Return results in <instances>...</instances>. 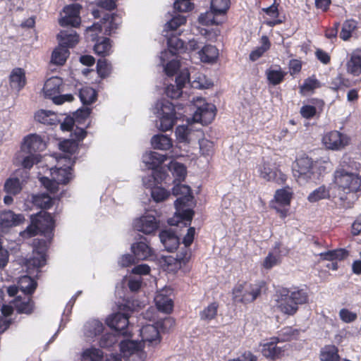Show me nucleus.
<instances>
[{
  "label": "nucleus",
  "instance_id": "1",
  "mask_svg": "<svg viewBox=\"0 0 361 361\" xmlns=\"http://www.w3.org/2000/svg\"><path fill=\"white\" fill-rule=\"evenodd\" d=\"M173 194L175 196L180 195L174 202L176 207L175 216L168 220V223L171 226H177L183 224L186 227L190 224L192 219L194 212L192 209L187 208L190 206L193 196L191 193V189L186 185H176L173 188Z\"/></svg>",
  "mask_w": 361,
  "mask_h": 361
},
{
  "label": "nucleus",
  "instance_id": "2",
  "mask_svg": "<svg viewBox=\"0 0 361 361\" xmlns=\"http://www.w3.org/2000/svg\"><path fill=\"white\" fill-rule=\"evenodd\" d=\"M357 165L350 159H343L335 171V183L346 194L361 190V176L353 171Z\"/></svg>",
  "mask_w": 361,
  "mask_h": 361
},
{
  "label": "nucleus",
  "instance_id": "3",
  "mask_svg": "<svg viewBox=\"0 0 361 361\" xmlns=\"http://www.w3.org/2000/svg\"><path fill=\"white\" fill-rule=\"evenodd\" d=\"M92 14L94 18H102L99 23H94L86 29L87 39L93 42L97 39V33H93L94 31L101 32L104 29V34L110 35L115 32L121 23L118 16L116 14H109L99 9L92 10Z\"/></svg>",
  "mask_w": 361,
  "mask_h": 361
},
{
  "label": "nucleus",
  "instance_id": "4",
  "mask_svg": "<svg viewBox=\"0 0 361 361\" xmlns=\"http://www.w3.org/2000/svg\"><path fill=\"white\" fill-rule=\"evenodd\" d=\"M54 222L50 214L40 212L35 216H31V224L27 228L20 232L23 237H32L38 232L44 233L46 237L51 238L53 235Z\"/></svg>",
  "mask_w": 361,
  "mask_h": 361
},
{
  "label": "nucleus",
  "instance_id": "5",
  "mask_svg": "<svg viewBox=\"0 0 361 361\" xmlns=\"http://www.w3.org/2000/svg\"><path fill=\"white\" fill-rule=\"evenodd\" d=\"M154 113L159 118L157 126L163 132L171 130L178 118L174 104L166 99L159 100L155 104Z\"/></svg>",
  "mask_w": 361,
  "mask_h": 361
},
{
  "label": "nucleus",
  "instance_id": "6",
  "mask_svg": "<svg viewBox=\"0 0 361 361\" xmlns=\"http://www.w3.org/2000/svg\"><path fill=\"white\" fill-rule=\"evenodd\" d=\"M317 162L308 157H301L296 160L293 167V176L300 185H304L318 178L316 173Z\"/></svg>",
  "mask_w": 361,
  "mask_h": 361
},
{
  "label": "nucleus",
  "instance_id": "7",
  "mask_svg": "<svg viewBox=\"0 0 361 361\" xmlns=\"http://www.w3.org/2000/svg\"><path fill=\"white\" fill-rule=\"evenodd\" d=\"M263 282L249 283L247 282L236 284L233 289V300L236 303H250L255 300L261 294Z\"/></svg>",
  "mask_w": 361,
  "mask_h": 361
},
{
  "label": "nucleus",
  "instance_id": "8",
  "mask_svg": "<svg viewBox=\"0 0 361 361\" xmlns=\"http://www.w3.org/2000/svg\"><path fill=\"white\" fill-rule=\"evenodd\" d=\"M201 77H198V80H193L190 82V72L187 68L183 69L176 78V84H170L167 85L165 90V93L167 97L171 99H178L183 93L182 89L185 87L186 83H190L193 88L203 89L206 86L200 82Z\"/></svg>",
  "mask_w": 361,
  "mask_h": 361
},
{
  "label": "nucleus",
  "instance_id": "9",
  "mask_svg": "<svg viewBox=\"0 0 361 361\" xmlns=\"http://www.w3.org/2000/svg\"><path fill=\"white\" fill-rule=\"evenodd\" d=\"M71 166L66 168L56 167L51 169V179L47 177L40 178L41 183L51 193L55 194L59 190V184H66L73 178Z\"/></svg>",
  "mask_w": 361,
  "mask_h": 361
},
{
  "label": "nucleus",
  "instance_id": "10",
  "mask_svg": "<svg viewBox=\"0 0 361 361\" xmlns=\"http://www.w3.org/2000/svg\"><path fill=\"white\" fill-rule=\"evenodd\" d=\"M200 104L197 106V110L193 115L195 122L201 123L203 125L210 123L216 116V107L212 104L204 102L203 99H200Z\"/></svg>",
  "mask_w": 361,
  "mask_h": 361
},
{
  "label": "nucleus",
  "instance_id": "11",
  "mask_svg": "<svg viewBox=\"0 0 361 361\" xmlns=\"http://www.w3.org/2000/svg\"><path fill=\"white\" fill-rule=\"evenodd\" d=\"M229 7V0H212V12L202 13L199 16V21L202 25H209L214 23V15L224 14Z\"/></svg>",
  "mask_w": 361,
  "mask_h": 361
},
{
  "label": "nucleus",
  "instance_id": "12",
  "mask_svg": "<svg viewBox=\"0 0 361 361\" xmlns=\"http://www.w3.org/2000/svg\"><path fill=\"white\" fill-rule=\"evenodd\" d=\"M258 171L262 178L268 181L276 182L278 184L284 183L287 178L286 174L268 162H264L259 165Z\"/></svg>",
  "mask_w": 361,
  "mask_h": 361
},
{
  "label": "nucleus",
  "instance_id": "13",
  "mask_svg": "<svg viewBox=\"0 0 361 361\" xmlns=\"http://www.w3.org/2000/svg\"><path fill=\"white\" fill-rule=\"evenodd\" d=\"M81 6L78 4H73L66 6L63 8L65 16L59 20V24L62 27L71 26L76 27L80 24V10Z\"/></svg>",
  "mask_w": 361,
  "mask_h": 361
},
{
  "label": "nucleus",
  "instance_id": "14",
  "mask_svg": "<svg viewBox=\"0 0 361 361\" xmlns=\"http://www.w3.org/2000/svg\"><path fill=\"white\" fill-rule=\"evenodd\" d=\"M166 159V156L156 152H149L142 156V161L145 166L152 170V175L145 177L149 182L156 181V169L159 168Z\"/></svg>",
  "mask_w": 361,
  "mask_h": 361
},
{
  "label": "nucleus",
  "instance_id": "15",
  "mask_svg": "<svg viewBox=\"0 0 361 361\" xmlns=\"http://www.w3.org/2000/svg\"><path fill=\"white\" fill-rule=\"evenodd\" d=\"M277 308L283 313L288 315L294 314L298 307L294 301L289 297V290L283 288L277 292L276 295Z\"/></svg>",
  "mask_w": 361,
  "mask_h": 361
},
{
  "label": "nucleus",
  "instance_id": "16",
  "mask_svg": "<svg viewBox=\"0 0 361 361\" xmlns=\"http://www.w3.org/2000/svg\"><path fill=\"white\" fill-rule=\"evenodd\" d=\"M109 327L123 336H129L130 331L128 328L129 317L128 314L117 312L112 314L106 320Z\"/></svg>",
  "mask_w": 361,
  "mask_h": 361
},
{
  "label": "nucleus",
  "instance_id": "17",
  "mask_svg": "<svg viewBox=\"0 0 361 361\" xmlns=\"http://www.w3.org/2000/svg\"><path fill=\"white\" fill-rule=\"evenodd\" d=\"M159 227V221L152 215H145L133 221L135 230L145 234H151Z\"/></svg>",
  "mask_w": 361,
  "mask_h": 361
},
{
  "label": "nucleus",
  "instance_id": "18",
  "mask_svg": "<svg viewBox=\"0 0 361 361\" xmlns=\"http://www.w3.org/2000/svg\"><path fill=\"white\" fill-rule=\"evenodd\" d=\"M325 146L331 149H340L348 143V137L337 130L331 131L323 138Z\"/></svg>",
  "mask_w": 361,
  "mask_h": 361
},
{
  "label": "nucleus",
  "instance_id": "19",
  "mask_svg": "<svg viewBox=\"0 0 361 361\" xmlns=\"http://www.w3.org/2000/svg\"><path fill=\"white\" fill-rule=\"evenodd\" d=\"M24 220L22 214H16L12 211H4L0 214V233H6L8 230L20 224Z\"/></svg>",
  "mask_w": 361,
  "mask_h": 361
},
{
  "label": "nucleus",
  "instance_id": "20",
  "mask_svg": "<svg viewBox=\"0 0 361 361\" xmlns=\"http://www.w3.org/2000/svg\"><path fill=\"white\" fill-rule=\"evenodd\" d=\"M46 144L40 136L37 135H30L24 140L22 145V152L27 154H36L37 152L42 151L45 149Z\"/></svg>",
  "mask_w": 361,
  "mask_h": 361
},
{
  "label": "nucleus",
  "instance_id": "21",
  "mask_svg": "<svg viewBox=\"0 0 361 361\" xmlns=\"http://www.w3.org/2000/svg\"><path fill=\"white\" fill-rule=\"evenodd\" d=\"M140 331L143 343H148L149 345H156L159 343L161 339L159 331L157 325H145L140 329Z\"/></svg>",
  "mask_w": 361,
  "mask_h": 361
},
{
  "label": "nucleus",
  "instance_id": "22",
  "mask_svg": "<svg viewBox=\"0 0 361 361\" xmlns=\"http://www.w3.org/2000/svg\"><path fill=\"white\" fill-rule=\"evenodd\" d=\"M160 241L168 252H173L179 245V238L171 229L161 231L159 233Z\"/></svg>",
  "mask_w": 361,
  "mask_h": 361
},
{
  "label": "nucleus",
  "instance_id": "23",
  "mask_svg": "<svg viewBox=\"0 0 361 361\" xmlns=\"http://www.w3.org/2000/svg\"><path fill=\"white\" fill-rule=\"evenodd\" d=\"M59 45L66 49L74 47L78 42V35L73 29L61 30L57 35Z\"/></svg>",
  "mask_w": 361,
  "mask_h": 361
},
{
  "label": "nucleus",
  "instance_id": "24",
  "mask_svg": "<svg viewBox=\"0 0 361 361\" xmlns=\"http://www.w3.org/2000/svg\"><path fill=\"white\" fill-rule=\"evenodd\" d=\"M131 251L137 260H145L152 255V248L145 241L133 243Z\"/></svg>",
  "mask_w": 361,
  "mask_h": 361
},
{
  "label": "nucleus",
  "instance_id": "25",
  "mask_svg": "<svg viewBox=\"0 0 361 361\" xmlns=\"http://www.w3.org/2000/svg\"><path fill=\"white\" fill-rule=\"evenodd\" d=\"M62 80L59 77H52L48 79L44 85L43 90L46 97L53 100L54 97H58L61 92Z\"/></svg>",
  "mask_w": 361,
  "mask_h": 361
},
{
  "label": "nucleus",
  "instance_id": "26",
  "mask_svg": "<svg viewBox=\"0 0 361 361\" xmlns=\"http://www.w3.org/2000/svg\"><path fill=\"white\" fill-rule=\"evenodd\" d=\"M184 42L177 37H171L168 39V50L161 53L160 60L164 63L169 56H175L183 48Z\"/></svg>",
  "mask_w": 361,
  "mask_h": 361
},
{
  "label": "nucleus",
  "instance_id": "27",
  "mask_svg": "<svg viewBox=\"0 0 361 361\" xmlns=\"http://www.w3.org/2000/svg\"><path fill=\"white\" fill-rule=\"evenodd\" d=\"M165 290L158 293L154 298V302L157 309L164 313H170L173 307L171 298L165 293Z\"/></svg>",
  "mask_w": 361,
  "mask_h": 361
},
{
  "label": "nucleus",
  "instance_id": "28",
  "mask_svg": "<svg viewBox=\"0 0 361 361\" xmlns=\"http://www.w3.org/2000/svg\"><path fill=\"white\" fill-rule=\"evenodd\" d=\"M142 181L143 184L146 187L151 188V196L154 202H160L164 201L169 196L170 193L162 187L153 186V185L157 181V180L153 183L149 182V179L144 178Z\"/></svg>",
  "mask_w": 361,
  "mask_h": 361
},
{
  "label": "nucleus",
  "instance_id": "29",
  "mask_svg": "<svg viewBox=\"0 0 361 361\" xmlns=\"http://www.w3.org/2000/svg\"><path fill=\"white\" fill-rule=\"evenodd\" d=\"M14 307L18 313L28 314L33 311L34 302L30 295H24L23 298L18 295L14 301Z\"/></svg>",
  "mask_w": 361,
  "mask_h": 361
},
{
  "label": "nucleus",
  "instance_id": "30",
  "mask_svg": "<svg viewBox=\"0 0 361 361\" xmlns=\"http://www.w3.org/2000/svg\"><path fill=\"white\" fill-rule=\"evenodd\" d=\"M10 86L12 89L19 91L25 85V71L20 68H16L12 70L10 77Z\"/></svg>",
  "mask_w": 361,
  "mask_h": 361
},
{
  "label": "nucleus",
  "instance_id": "31",
  "mask_svg": "<svg viewBox=\"0 0 361 361\" xmlns=\"http://www.w3.org/2000/svg\"><path fill=\"white\" fill-rule=\"evenodd\" d=\"M347 72L354 76L361 74V51H354L346 63Z\"/></svg>",
  "mask_w": 361,
  "mask_h": 361
},
{
  "label": "nucleus",
  "instance_id": "32",
  "mask_svg": "<svg viewBox=\"0 0 361 361\" xmlns=\"http://www.w3.org/2000/svg\"><path fill=\"white\" fill-rule=\"evenodd\" d=\"M103 324L98 319H90L84 325V334L87 338H94L104 331Z\"/></svg>",
  "mask_w": 361,
  "mask_h": 361
},
{
  "label": "nucleus",
  "instance_id": "33",
  "mask_svg": "<svg viewBox=\"0 0 361 361\" xmlns=\"http://www.w3.org/2000/svg\"><path fill=\"white\" fill-rule=\"evenodd\" d=\"M286 75V73L283 71L279 66H271L266 71V75L269 83L274 86L281 83Z\"/></svg>",
  "mask_w": 361,
  "mask_h": 361
},
{
  "label": "nucleus",
  "instance_id": "34",
  "mask_svg": "<svg viewBox=\"0 0 361 361\" xmlns=\"http://www.w3.org/2000/svg\"><path fill=\"white\" fill-rule=\"evenodd\" d=\"M199 57L202 62L211 63L214 62L219 56V51L216 47L207 44L202 47L198 51Z\"/></svg>",
  "mask_w": 361,
  "mask_h": 361
},
{
  "label": "nucleus",
  "instance_id": "35",
  "mask_svg": "<svg viewBox=\"0 0 361 361\" xmlns=\"http://www.w3.org/2000/svg\"><path fill=\"white\" fill-rule=\"evenodd\" d=\"M18 284L25 295H31L37 288V282L27 275L21 276L18 280Z\"/></svg>",
  "mask_w": 361,
  "mask_h": 361
},
{
  "label": "nucleus",
  "instance_id": "36",
  "mask_svg": "<svg viewBox=\"0 0 361 361\" xmlns=\"http://www.w3.org/2000/svg\"><path fill=\"white\" fill-rule=\"evenodd\" d=\"M151 143L154 149L168 150L172 147V141L167 135H155L152 137Z\"/></svg>",
  "mask_w": 361,
  "mask_h": 361
},
{
  "label": "nucleus",
  "instance_id": "37",
  "mask_svg": "<svg viewBox=\"0 0 361 361\" xmlns=\"http://www.w3.org/2000/svg\"><path fill=\"white\" fill-rule=\"evenodd\" d=\"M119 345L121 351L126 357L136 353L137 351L142 350L141 343L135 341H121Z\"/></svg>",
  "mask_w": 361,
  "mask_h": 361
},
{
  "label": "nucleus",
  "instance_id": "38",
  "mask_svg": "<svg viewBox=\"0 0 361 361\" xmlns=\"http://www.w3.org/2000/svg\"><path fill=\"white\" fill-rule=\"evenodd\" d=\"M37 121L47 125L54 126L57 123L56 115L50 111L40 110L35 115Z\"/></svg>",
  "mask_w": 361,
  "mask_h": 361
},
{
  "label": "nucleus",
  "instance_id": "39",
  "mask_svg": "<svg viewBox=\"0 0 361 361\" xmlns=\"http://www.w3.org/2000/svg\"><path fill=\"white\" fill-rule=\"evenodd\" d=\"M219 308V304L216 302H212L208 306L204 307L200 312V317L204 322H209L212 319H215L217 316V312Z\"/></svg>",
  "mask_w": 361,
  "mask_h": 361
},
{
  "label": "nucleus",
  "instance_id": "40",
  "mask_svg": "<svg viewBox=\"0 0 361 361\" xmlns=\"http://www.w3.org/2000/svg\"><path fill=\"white\" fill-rule=\"evenodd\" d=\"M69 55V51L64 47L60 45L56 48L51 55V61L56 65L61 66L64 64Z\"/></svg>",
  "mask_w": 361,
  "mask_h": 361
},
{
  "label": "nucleus",
  "instance_id": "41",
  "mask_svg": "<svg viewBox=\"0 0 361 361\" xmlns=\"http://www.w3.org/2000/svg\"><path fill=\"white\" fill-rule=\"evenodd\" d=\"M111 40L107 37L99 38L94 45V50L99 55H109L111 52Z\"/></svg>",
  "mask_w": 361,
  "mask_h": 361
},
{
  "label": "nucleus",
  "instance_id": "42",
  "mask_svg": "<svg viewBox=\"0 0 361 361\" xmlns=\"http://www.w3.org/2000/svg\"><path fill=\"white\" fill-rule=\"evenodd\" d=\"M322 361H338V348L335 345H326L321 351Z\"/></svg>",
  "mask_w": 361,
  "mask_h": 361
},
{
  "label": "nucleus",
  "instance_id": "43",
  "mask_svg": "<svg viewBox=\"0 0 361 361\" xmlns=\"http://www.w3.org/2000/svg\"><path fill=\"white\" fill-rule=\"evenodd\" d=\"M281 349L276 346V343L269 342L262 345V355L271 360H274L281 354Z\"/></svg>",
  "mask_w": 361,
  "mask_h": 361
},
{
  "label": "nucleus",
  "instance_id": "44",
  "mask_svg": "<svg viewBox=\"0 0 361 361\" xmlns=\"http://www.w3.org/2000/svg\"><path fill=\"white\" fill-rule=\"evenodd\" d=\"M319 255L322 259L331 262L334 260H342L348 255V253L345 249H338L322 252L320 253Z\"/></svg>",
  "mask_w": 361,
  "mask_h": 361
},
{
  "label": "nucleus",
  "instance_id": "45",
  "mask_svg": "<svg viewBox=\"0 0 361 361\" xmlns=\"http://www.w3.org/2000/svg\"><path fill=\"white\" fill-rule=\"evenodd\" d=\"M280 248V243H276L274 246V252H269L264 260L263 266L265 269H269L276 265L279 262V250Z\"/></svg>",
  "mask_w": 361,
  "mask_h": 361
},
{
  "label": "nucleus",
  "instance_id": "46",
  "mask_svg": "<svg viewBox=\"0 0 361 361\" xmlns=\"http://www.w3.org/2000/svg\"><path fill=\"white\" fill-rule=\"evenodd\" d=\"M262 45L253 50L250 54V59L251 61H255L257 60L262 54L267 51L270 47V42L268 37L264 35L261 38Z\"/></svg>",
  "mask_w": 361,
  "mask_h": 361
},
{
  "label": "nucleus",
  "instance_id": "47",
  "mask_svg": "<svg viewBox=\"0 0 361 361\" xmlns=\"http://www.w3.org/2000/svg\"><path fill=\"white\" fill-rule=\"evenodd\" d=\"M292 192L290 189H279L276 191L274 198L276 202L281 206H288L290 202Z\"/></svg>",
  "mask_w": 361,
  "mask_h": 361
},
{
  "label": "nucleus",
  "instance_id": "48",
  "mask_svg": "<svg viewBox=\"0 0 361 361\" xmlns=\"http://www.w3.org/2000/svg\"><path fill=\"white\" fill-rule=\"evenodd\" d=\"M329 189L326 186L322 185L312 191L308 195L307 199L311 202H315L320 200L329 198Z\"/></svg>",
  "mask_w": 361,
  "mask_h": 361
},
{
  "label": "nucleus",
  "instance_id": "49",
  "mask_svg": "<svg viewBox=\"0 0 361 361\" xmlns=\"http://www.w3.org/2000/svg\"><path fill=\"white\" fill-rule=\"evenodd\" d=\"M79 97L83 104H90L96 100L97 94L94 89L85 87L80 90Z\"/></svg>",
  "mask_w": 361,
  "mask_h": 361
},
{
  "label": "nucleus",
  "instance_id": "50",
  "mask_svg": "<svg viewBox=\"0 0 361 361\" xmlns=\"http://www.w3.org/2000/svg\"><path fill=\"white\" fill-rule=\"evenodd\" d=\"M4 190L9 195H16L22 190L20 180L17 178L8 179L4 184Z\"/></svg>",
  "mask_w": 361,
  "mask_h": 361
},
{
  "label": "nucleus",
  "instance_id": "51",
  "mask_svg": "<svg viewBox=\"0 0 361 361\" xmlns=\"http://www.w3.org/2000/svg\"><path fill=\"white\" fill-rule=\"evenodd\" d=\"M357 23L354 20H347L343 24L340 33V37L346 41L350 39L353 31L356 28Z\"/></svg>",
  "mask_w": 361,
  "mask_h": 361
},
{
  "label": "nucleus",
  "instance_id": "52",
  "mask_svg": "<svg viewBox=\"0 0 361 361\" xmlns=\"http://www.w3.org/2000/svg\"><path fill=\"white\" fill-rule=\"evenodd\" d=\"M103 353L99 349L90 348L84 351L82 355V361H101Z\"/></svg>",
  "mask_w": 361,
  "mask_h": 361
},
{
  "label": "nucleus",
  "instance_id": "53",
  "mask_svg": "<svg viewBox=\"0 0 361 361\" xmlns=\"http://www.w3.org/2000/svg\"><path fill=\"white\" fill-rule=\"evenodd\" d=\"M33 202L36 205L44 209H49L52 205V198L46 193L34 196Z\"/></svg>",
  "mask_w": 361,
  "mask_h": 361
},
{
  "label": "nucleus",
  "instance_id": "54",
  "mask_svg": "<svg viewBox=\"0 0 361 361\" xmlns=\"http://www.w3.org/2000/svg\"><path fill=\"white\" fill-rule=\"evenodd\" d=\"M289 297L297 305L306 303L308 300L307 293L303 289H298L290 293L289 292Z\"/></svg>",
  "mask_w": 361,
  "mask_h": 361
},
{
  "label": "nucleus",
  "instance_id": "55",
  "mask_svg": "<svg viewBox=\"0 0 361 361\" xmlns=\"http://www.w3.org/2000/svg\"><path fill=\"white\" fill-rule=\"evenodd\" d=\"M185 17L178 14L174 16L170 21L167 22L165 27L168 30L175 31L178 28V27L185 24Z\"/></svg>",
  "mask_w": 361,
  "mask_h": 361
},
{
  "label": "nucleus",
  "instance_id": "56",
  "mask_svg": "<svg viewBox=\"0 0 361 361\" xmlns=\"http://www.w3.org/2000/svg\"><path fill=\"white\" fill-rule=\"evenodd\" d=\"M25 152H20L19 157L22 158L21 164L25 169H30L32 167L34 164L37 160V155L36 154H27V155L24 154Z\"/></svg>",
  "mask_w": 361,
  "mask_h": 361
},
{
  "label": "nucleus",
  "instance_id": "57",
  "mask_svg": "<svg viewBox=\"0 0 361 361\" xmlns=\"http://www.w3.org/2000/svg\"><path fill=\"white\" fill-rule=\"evenodd\" d=\"M164 63L165 61L163 63L161 60V64L164 66L165 73L169 76L173 75L180 68L179 61L174 59L170 60L166 65Z\"/></svg>",
  "mask_w": 361,
  "mask_h": 361
},
{
  "label": "nucleus",
  "instance_id": "58",
  "mask_svg": "<svg viewBox=\"0 0 361 361\" xmlns=\"http://www.w3.org/2000/svg\"><path fill=\"white\" fill-rule=\"evenodd\" d=\"M99 346L101 348H110L117 343V338L113 334H105L99 340Z\"/></svg>",
  "mask_w": 361,
  "mask_h": 361
},
{
  "label": "nucleus",
  "instance_id": "59",
  "mask_svg": "<svg viewBox=\"0 0 361 361\" xmlns=\"http://www.w3.org/2000/svg\"><path fill=\"white\" fill-rule=\"evenodd\" d=\"M320 87V83L318 80L314 78H308L305 81L303 85L300 87L301 92H310Z\"/></svg>",
  "mask_w": 361,
  "mask_h": 361
},
{
  "label": "nucleus",
  "instance_id": "60",
  "mask_svg": "<svg viewBox=\"0 0 361 361\" xmlns=\"http://www.w3.org/2000/svg\"><path fill=\"white\" fill-rule=\"evenodd\" d=\"M173 8L178 12H187L193 8V4L190 0H176L173 4Z\"/></svg>",
  "mask_w": 361,
  "mask_h": 361
},
{
  "label": "nucleus",
  "instance_id": "61",
  "mask_svg": "<svg viewBox=\"0 0 361 361\" xmlns=\"http://www.w3.org/2000/svg\"><path fill=\"white\" fill-rule=\"evenodd\" d=\"M175 133L177 140L180 142H188V137L190 133V129L187 126H178L176 128Z\"/></svg>",
  "mask_w": 361,
  "mask_h": 361
},
{
  "label": "nucleus",
  "instance_id": "62",
  "mask_svg": "<svg viewBox=\"0 0 361 361\" xmlns=\"http://www.w3.org/2000/svg\"><path fill=\"white\" fill-rule=\"evenodd\" d=\"M298 334L297 329H293L291 327H285L281 331L280 336L282 341H290L293 338H295Z\"/></svg>",
  "mask_w": 361,
  "mask_h": 361
},
{
  "label": "nucleus",
  "instance_id": "63",
  "mask_svg": "<svg viewBox=\"0 0 361 361\" xmlns=\"http://www.w3.org/2000/svg\"><path fill=\"white\" fill-rule=\"evenodd\" d=\"M171 170L178 180L184 179L186 174V169L183 164L175 162L171 164Z\"/></svg>",
  "mask_w": 361,
  "mask_h": 361
},
{
  "label": "nucleus",
  "instance_id": "64",
  "mask_svg": "<svg viewBox=\"0 0 361 361\" xmlns=\"http://www.w3.org/2000/svg\"><path fill=\"white\" fill-rule=\"evenodd\" d=\"M339 316L341 319L345 322L350 323L355 321L357 319L356 313L349 311L347 309H341L339 312Z\"/></svg>",
  "mask_w": 361,
  "mask_h": 361
}]
</instances>
